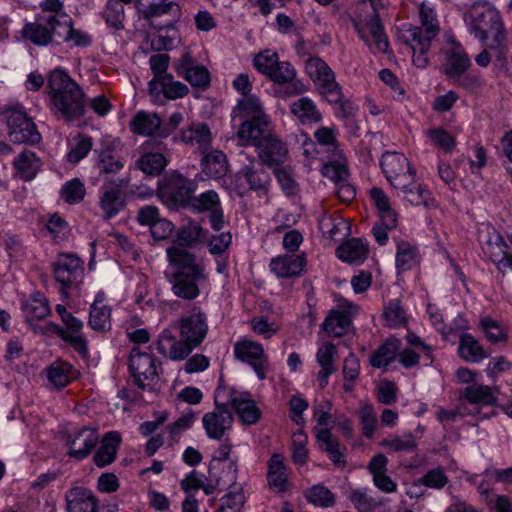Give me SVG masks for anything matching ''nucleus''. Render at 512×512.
Masks as SVG:
<instances>
[{
    "label": "nucleus",
    "mask_w": 512,
    "mask_h": 512,
    "mask_svg": "<svg viewBox=\"0 0 512 512\" xmlns=\"http://www.w3.org/2000/svg\"><path fill=\"white\" fill-rule=\"evenodd\" d=\"M357 31L361 39L367 44L371 45L369 41V36L366 32L371 36L375 48L382 53H387L389 50V42L387 36L384 32L383 24L380 19V11L374 12L373 16L367 21L365 28H360L356 26Z\"/></svg>",
    "instance_id": "27"
},
{
    "label": "nucleus",
    "mask_w": 512,
    "mask_h": 512,
    "mask_svg": "<svg viewBox=\"0 0 512 512\" xmlns=\"http://www.w3.org/2000/svg\"><path fill=\"white\" fill-rule=\"evenodd\" d=\"M84 262L75 254L61 253L53 263V275L61 286V294L68 297V291L78 288L84 278Z\"/></svg>",
    "instance_id": "8"
},
{
    "label": "nucleus",
    "mask_w": 512,
    "mask_h": 512,
    "mask_svg": "<svg viewBox=\"0 0 512 512\" xmlns=\"http://www.w3.org/2000/svg\"><path fill=\"white\" fill-rule=\"evenodd\" d=\"M178 76L184 78L192 87L206 89L210 85V72L196 63L189 54H184L175 66Z\"/></svg>",
    "instance_id": "22"
},
{
    "label": "nucleus",
    "mask_w": 512,
    "mask_h": 512,
    "mask_svg": "<svg viewBox=\"0 0 512 512\" xmlns=\"http://www.w3.org/2000/svg\"><path fill=\"white\" fill-rule=\"evenodd\" d=\"M170 57L167 54H154L149 59L150 68L154 74L152 80L148 83L149 93H157L159 81L162 80V77H166L168 75L166 73L169 66Z\"/></svg>",
    "instance_id": "51"
},
{
    "label": "nucleus",
    "mask_w": 512,
    "mask_h": 512,
    "mask_svg": "<svg viewBox=\"0 0 512 512\" xmlns=\"http://www.w3.org/2000/svg\"><path fill=\"white\" fill-rule=\"evenodd\" d=\"M398 349L399 340L388 339L372 354L370 364L375 368L387 367L395 360Z\"/></svg>",
    "instance_id": "48"
},
{
    "label": "nucleus",
    "mask_w": 512,
    "mask_h": 512,
    "mask_svg": "<svg viewBox=\"0 0 512 512\" xmlns=\"http://www.w3.org/2000/svg\"><path fill=\"white\" fill-rule=\"evenodd\" d=\"M314 137L321 147L331 153L332 157L342 158V152L339 149L336 138V131L333 128L321 127L314 133Z\"/></svg>",
    "instance_id": "54"
},
{
    "label": "nucleus",
    "mask_w": 512,
    "mask_h": 512,
    "mask_svg": "<svg viewBox=\"0 0 512 512\" xmlns=\"http://www.w3.org/2000/svg\"><path fill=\"white\" fill-rule=\"evenodd\" d=\"M359 418L363 435L366 438H371L377 427V417L372 405L362 402L359 411Z\"/></svg>",
    "instance_id": "64"
},
{
    "label": "nucleus",
    "mask_w": 512,
    "mask_h": 512,
    "mask_svg": "<svg viewBox=\"0 0 512 512\" xmlns=\"http://www.w3.org/2000/svg\"><path fill=\"white\" fill-rule=\"evenodd\" d=\"M221 501L220 507L215 512H241L246 502L242 484L233 482Z\"/></svg>",
    "instance_id": "44"
},
{
    "label": "nucleus",
    "mask_w": 512,
    "mask_h": 512,
    "mask_svg": "<svg viewBox=\"0 0 512 512\" xmlns=\"http://www.w3.org/2000/svg\"><path fill=\"white\" fill-rule=\"evenodd\" d=\"M268 483L270 487L277 492H283L287 488L288 476L283 457L280 454H274L268 463Z\"/></svg>",
    "instance_id": "41"
},
{
    "label": "nucleus",
    "mask_w": 512,
    "mask_h": 512,
    "mask_svg": "<svg viewBox=\"0 0 512 512\" xmlns=\"http://www.w3.org/2000/svg\"><path fill=\"white\" fill-rule=\"evenodd\" d=\"M380 445L394 452H412L417 448L416 438L410 432L402 435H391L382 440Z\"/></svg>",
    "instance_id": "52"
},
{
    "label": "nucleus",
    "mask_w": 512,
    "mask_h": 512,
    "mask_svg": "<svg viewBox=\"0 0 512 512\" xmlns=\"http://www.w3.org/2000/svg\"><path fill=\"white\" fill-rule=\"evenodd\" d=\"M167 257L171 266L175 268L174 272L194 273L204 271V267L196 260V256L189 252L185 247L172 245L167 248Z\"/></svg>",
    "instance_id": "28"
},
{
    "label": "nucleus",
    "mask_w": 512,
    "mask_h": 512,
    "mask_svg": "<svg viewBox=\"0 0 512 512\" xmlns=\"http://www.w3.org/2000/svg\"><path fill=\"white\" fill-rule=\"evenodd\" d=\"M458 353L464 361L470 363H478L489 356L480 342L468 333L460 335Z\"/></svg>",
    "instance_id": "35"
},
{
    "label": "nucleus",
    "mask_w": 512,
    "mask_h": 512,
    "mask_svg": "<svg viewBox=\"0 0 512 512\" xmlns=\"http://www.w3.org/2000/svg\"><path fill=\"white\" fill-rule=\"evenodd\" d=\"M380 164L389 183L400 190L409 203L428 206L429 192L416 182V172L403 154L386 152Z\"/></svg>",
    "instance_id": "3"
},
{
    "label": "nucleus",
    "mask_w": 512,
    "mask_h": 512,
    "mask_svg": "<svg viewBox=\"0 0 512 512\" xmlns=\"http://www.w3.org/2000/svg\"><path fill=\"white\" fill-rule=\"evenodd\" d=\"M357 311V306L345 301L338 309H333L328 313L322 323L323 330L330 337H341L345 335L352 324V317Z\"/></svg>",
    "instance_id": "18"
},
{
    "label": "nucleus",
    "mask_w": 512,
    "mask_h": 512,
    "mask_svg": "<svg viewBox=\"0 0 512 512\" xmlns=\"http://www.w3.org/2000/svg\"><path fill=\"white\" fill-rule=\"evenodd\" d=\"M201 170L208 178L220 179L228 172V160L226 155L220 150L205 151L202 153Z\"/></svg>",
    "instance_id": "30"
},
{
    "label": "nucleus",
    "mask_w": 512,
    "mask_h": 512,
    "mask_svg": "<svg viewBox=\"0 0 512 512\" xmlns=\"http://www.w3.org/2000/svg\"><path fill=\"white\" fill-rule=\"evenodd\" d=\"M470 65L469 57L459 45L454 46L447 52L444 68L449 79L460 80V76L466 72Z\"/></svg>",
    "instance_id": "31"
},
{
    "label": "nucleus",
    "mask_w": 512,
    "mask_h": 512,
    "mask_svg": "<svg viewBox=\"0 0 512 512\" xmlns=\"http://www.w3.org/2000/svg\"><path fill=\"white\" fill-rule=\"evenodd\" d=\"M349 499L358 512H386L384 502L369 496L366 491L354 489Z\"/></svg>",
    "instance_id": "47"
},
{
    "label": "nucleus",
    "mask_w": 512,
    "mask_h": 512,
    "mask_svg": "<svg viewBox=\"0 0 512 512\" xmlns=\"http://www.w3.org/2000/svg\"><path fill=\"white\" fill-rule=\"evenodd\" d=\"M306 264L303 255H285L273 258L270 262L271 271L279 278L299 276Z\"/></svg>",
    "instance_id": "29"
},
{
    "label": "nucleus",
    "mask_w": 512,
    "mask_h": 512,
    "mask_svg": "<svg viewBox=\"0 0 512 512\" xmlns=\"http://www.w3.org/2000/svg\"><path fill=\"white\" fill-rule=\"evenodd\" d=\"M24 310L29 320L43 319L50 312L48 301L41 294L33 295L24 305Z\"/></svg>",
    "instance_id": "60"
},
{
    "label": "nucleus",
    "mask_w": 512,
    "mask_h": 512,
    "mask_svg": "<svg viewBox=\"0 0 512 512\" xmlns=\"http://www.w3.org/2000/svg\"><path fill=\"white\" fill-rule=\"evenodd\" d=\"M214 398L217 401H224L227 408L230 406L245 425L256 424L261 418V410L249 392L220 386L217 388Z\"/></svg>",
    "instance_id": "7"
},
{
    "label": "nucleus",
    "mask_w": 512,
    "mask_h": 512,
    "mask_svg": "<svg viewBox=\"0 0 512 512\" xmlns=\"http://www.w3.org/2000/svg\"><path fill=\"white\" fill-rule=\"evenodd\" d=\"M182 140L205 153L211 146V133L207 125L194 124L182 132Z\"/></svg>",
    "instance_id": "42"
},
{
    "label": "nucleus",
    "mask_w": 512,
    "mask_h": 512,
    "mask_svg": "<svg viewBox=\"0 0 512 512\" xmlns=\"http://www.w3.org/2000/svg\"><path fill=\"white\" fill-rule=\"evenodd\" d=\"M236 359L249 364L260 380L266 378L268 358L261 344L252 340L238 341L234 345Z\"/></svg>",
    "instance_id": "15"
},
{
    "label": "nucleus",
    "mask_w": 512,
    "mask_h": 512,
    "mask_svg": "<svg viewBox=\"0 0 512 512\" xmlns=\"http://www.w3.org/2000/svg\"><path fill=\"white\" fill-rule=\"evenodd\" d=\"M96 165L100 175L117 174L124 167L123 162L107 148L99 151Z\"/></svg>",
    "instance_id": "53"
},
{
    "label": "nucleus",
    "mask_w": 512,
    "mask_h": 512,
    "mask_svg": "<svg viewBox=\"0 0 512 512\" xmlns=\"http://www.w3.org/2000/svg\"><path fill=\"white\" fill-rule=\"evenodd\" d=\"M157 93H150L154 97H158L161 93L165 96V98L170 100H175L178 98H183L189 92V88L180 81H175L172 75H166V77H162V80L159 81Z\"/></svg>",
    "instance_id": "50"
},
{
    "label": "nucleus",
    "mask_w": 512,
    "mask_h": 512,
    "mask_svg": "<svg viewBox=\"0 0 512 512\" xmlns=\"http://www.w3.org/2000/svg\"><path fill=\"white\" fill-rule=\"evenodd\" d=\"M497 389L489 386L473 384L464 390V398L471 404L493 405L496 402Z\"/></svg>",
    "instance_id": "46"
},
{
    "label": "nucleus",
    "mask_w": 512,
    "mask_h": 512,
    "mask_svg": "<svg viewBox=\"0 0 512 512\" xmlns=\"http://www.w3.org/2000/svg\"><path fill=\"white\" fill-rule=\"evenodd\" d=\"M336 354V346L330 342L322 345L317 351L316 359L318 364L321 366V370L317 375V380L322 388L328 384L329 376L336 371V367L334 365V358Z\"/></svg>",
    "instance_id": "34"
},
{
    "label": "nucleus",
    "mask_w": 512,
    "mask_h": 512,
    "mask_svg": "<svg viewBox=\"0 0 512 512\" xmlns=\"http://www.w3.org/2000/svg\"><path fill=\"white\" fill-rule=\"evenodd\" d=\"M121 442L120 434L116 431L108 432L101 441V445L94 454V463L103 468L111 464L116 457Z\"/></svg>",
    "instance_id": "32"
},
{
    "label": "nucleus",
    "mask_w": 512,
    "mask_h": 512,
    "mask_svg": "<svg viewBox=\"0 0 512 512\" xmlns=\"http://www.w3.org/2000/svg\"><path fill=\"white\" fill-rule=\"evenodd\" d=\"M378 215L379 221L373 227V234L376 241L380 245H384L388 240V231L394 230L397 227V214L391 208Z\"/></svg>",
    "instance_id": "49"
},
{
    "label": "nucleus",
    "mask_w": 512,
    "mask_h": 512,
    "mask_svg": "<svg viewBox=\"0 0 512 512\" xmlns=\"http://www.w3.org/2000/svg\"><path fill=\"white\" fill-rule=\"evenodd\" d=\"M506 247L507 245L503 238L497 236L495 241L489 240L484 249L485 253L501 272H504L506 268L512 269V254L507 253Z\"/></svg>",
    "instance_id": "40"
},
{
    "label": "nucleus",
    "mask_w": 512,
    "mask_h": 512,
    "mask_svg": "<svg viewBox=\"0 0 512 512\" xmlns=\"http://www.w3.org/2000/svg\"><path fill=\"white\" fill-rule=\"evenodd\" d=\"M203 234V228L196 222H188L181 226L177 232V246H189L196 242Z\"/></svg>",
    "instance_id": "63"
},
{
    "label": "nucleus",
    "mask_w": 512,
    "mask_h": 512,
    "mask_svg": "<svg viewBox=\"0 0 512 512\" xmlns=\"http://www.w3.org/2000/svg\"><path fill=\"white\" fill-rule=\"evenodd\" d=\"M129 127L137 135L166 138L170 134L169 130L161 128V119L157 113L146 111H138L132 118Z\"/></svg>",
    "instance_id": "24"
},
{
    "label": "nucleus",
    "mask_w": 512,
    "mask_h": 512,
    "mask_svg": "<svg viewBox=\"0 0 512 512\" xmlns=\"http://www.w3.org/2000/svg\"><path fill=\"white\" fill-rule=\"evenodd\" d=\"M3 114L8 125L9 138L13 143L36 144L40 142L41 135L23 107H9Z\"/></svg>",
    "instance_id": "9"
},
{
    "label": "nucleus",
    "mask_w": 512,
    "mask_h": 512,
    "mask_svg": "<svg viewBox=\"0 0 512 512\" xmlns=\"http://www.w3.org/2000/svg\"><path fill=\"white\" fill-rule=\"evenodd\" d=\"M233 119L239 118L242 121H252L260 117H269L256 96H249L240 99L232 112Z\"/></svg>",
    "instance_id": "36"
},
{
    "label": "nucleus",
    "mask_w": 512,
    "mask_h": 512,
    "mask_svg": "<svg viewBox=\"0 0 512 512\" xmlns=\"http://www.w3.org/2000/svg\"><path fill=\"white\" fill-rule=\"evenodd\" d=\"M59 38L63 41H72L75 46L87 47L91 44V37L73 28L72 20L67 14L60 15Z\"/></svg>",
    "instance_id": "43"
},
{
    "label": "nucleus",
    "mask_w": 512,
    "mask_h": 512,
    "mask_svg": "<svg viewBox=\"0 0 512 512\" xmlns=\"http://www.w3.org/2000/svg\"><path fill=\"white\" fill-rule=\"evenodd\" d=\"M333 160H330L323 164L322 174L333 181L336 185L340 182L347 180L348 178V170L342 158L332 157Z\"/></svg>",
    "instance_id": "61"
},
{
    "label": "nucleus",
    "mask_w": 512,
    "mask_h": 512,
    "mask_svg": "<svg viewBox=\"0 0 512 512\" xmlns=\"http://www.w3.org/2000/svg\"><path fill=\"white\" fill-rule=\"evenodd\" d=\"M60 15L38 14L33 23H26L22 29L23 37L35 45H48L53 36L59 37Z\"/></svg>",
    "instance_id": "12"
},
{
    "label": "nucleus",
    "mask_w": 512,
    "mask_h": 512,
    "mask_svg": "<svg viewBox=\"0 0 512 512\" xmlns=\"http://www.w3.org/2000/svg\"><path fill=\"white\" fill-rule=\"evenodd\" d=\"M66 509L68 512H97L98 500L92 492L85 487H73L65 494Z\"/></svg>",
    "instance_id": "26"
},
{
    "label": "nucleus",
    "mask_w": 512,
    "mask_h": 512,
    "mask_svg": "<svg viewBox=\"0 0 512 512\" xmlns=\"http://www.w3.org/2000/svg\"><path fill=\"white\" fill-rule=\"evenodd\" d=\"M89 325L93 330L105 331L110 328V309L106 305L99 306L95 301L91 305Z\"/></svg>",
    "instance_id": "58"
},
{
    "label": "nucleus",
    "mask_w": 512,
    "mask_h": 512,
    "mask_svg": "<svg viewBox=\"0 0 512 512\" xmlns=\"http://www.w3.org/2000/svg\"><path fill=\"white\" fill-rule=\"evenodd\" d=\"M305 68L310 78L320 88L329 103H338L343 97L340 86L329 66L319 57H311L306 61Z\"/></svg>",
    "instance_id": "10"
},
{
    "label": "nucleus",
    "mask_w": 512,
    "mask_h": 512,
    "mask_svg": "<svg viewBox=\"0 0 512 512\" xmlns=\"http://www.w3.org/2000/svg\"><path fill=\"white\" fill-rule=\"evenodd\" d=\"M180 339H177L170 330L165 329L156 341L157 351L164 357L173 361L184 360L206 337L208 331L207 319L203 312L198 310L191 315L182 317L177 321Z\"/></svg>",
    "instance_id": "1"
},
{
    "label": "nucleus",
    "mask_w": 512,
    "mask_h": 512,
    "mask_svg": "<svg viewBox=\"0 0 512 512\" xmlns=\"http://www.w3.org/2000/svg\"><path fill=\"white\" fill-rule=\"evenodd\" d=\"M198 213L209 212V221L214 230L219 231L224 226V215L220 198L214 190H208L193 197L190 207Z\"/></svg>",
    "instance_id": "21"
},
{
    "label": "nucleus",
    "mask_w": 512,
    "mask_h": 512,
    "mask_svg": "<svg viewBox=\"0 0 512 512\" xmlns=\"http://www.w3.org/2000/svg\"><path fill=\"white\" fill-rule=\"evenodd\" d=\"M479 327L484 333L486 339L492 344L506 343L508 340V330L490 316H484L479 321Z\"/></svg>",
    "instance_id": "45"
},
{
    "label": "nucleus",
    "mask_w": 512,
    "mask_h": 512,
    "mask_svg": "<svg viewBox=\"0 0 512 512\" xmlns=\"http://www.w3.org/2000/svg\"><path fill=\"white\" fill-rule=\"evenodd\" d=\"M337 256L344 262L362 263L368 255L367 245L359 238H351L337 248Z\"/></svg>",
    "instance_id": "38"
},
{
    "label": "nucleus",
    "mask_w": 512,
    "mask_h": 512,
    "mask_svg": "<svg viewBox=\"0 0 512 512\" xmlns=\"http://www.w3.org/2000/svg\"><path fill=\"white\" fill-rule=\"evenodd\" d=\"M308 437L303 430L293 433L291 440V458L296 465H304L308 460Z\"/></svg>",
    "instance_id": "56"
},
{
    "label": "nucleus",
    "mask_w": 512,
    "mask_h": 512,
    "mask_svg": "<svg viewBox=\"0 0 512 512\" xmlns=\"http://www.w3.org/2000/svg\"><path fill=\"white\" fill-rule=\"evenodd\" d=\"M471 32L482 42L504 32L503 22L496 9L488 2L475 3L465 16Z\"/></svg>",
    "instance_id": "5"
},
{
    "label": "nucleus",
    "mask_w": 512,
    "mask_h": 512,
    "mask_svg": "<svg viewBox=\"0 0 512 512\" xmlns=\"http://www.w3.org/2000/svg\"><path fill=\"white\" fill-rule=\"evenodd\" d=\"M421 26L403 28L400 31V40L413 50V62L419 68H424L428 63L426 54L430 49L431 41L439 33V23L433 8L425 2L419 9Z\"/></svg>",
    "instance_id": "4"
},
{
    "label": "nucleus",
    "mask_w": 512,
    "mask_h": 512,
    "mask_svg": "<svg viewBox=\"0 0 512 512\" xmlns=\"http://www.w3.org/2000/svg\"><path fill=\"white\" fill-rule=\"evenodd\" d=\"M129 184L128 178L107 179L101 186L99 206L105 219L116 216L126 206L123 189Z\"/></svg>",
    "instance_id": "14"
},
{
    "label": "nucleus",
    "mask_w": 512,
    "mask_h": 512,
    "mask_svg": "<svg viewBox=\"0 0 512 512\" xmlns=\"http://www.w3.org/2000/svg\"><path fill=\"white\" fill-rule=\"evenodd\" d=\"M75 144L67 154L68 162L76 164L91 151L93 147L92 138L85 134H78L74 137Z\"/></svg>",
    "instance_id": "59"
},
{
    "label": "nucleus",
    "mask_w": 512,
    "mask_h": 512,
    "mask_svg": "<svg viewBox=\"0 0 512 512\" xmlns=\"http://www.w3.org/2000/svg\"><path fill=\"white\" fill-rule=\"evenodd\" d=\"M204 271L194 273L173 272L170 283L173 294L184 300H194L200 294L199 285L206 282Z\"/></svg>",
    "instance_id": "17"
},
{
    "label": "nucleus",
    "mask_w": 512,
    "mask_h": 512,
    "mask_svg": "<svg viewBox=\"0 0 512 512\" xmlns=\"http://www.w3.org/2000/svg\"><path fill=\"white\" fill-rule=\"evenodd\" d=\"M417 261V250L410 243L399 240L397 242L396 266L400 271L412 268Z\"/></svg>",
    "instance_id": "55"
},
{
    "label": "nucleus",
    "mask_w": 512,
    "mask_h": 512,
    "mask_svg": "<svg viewBox=\"0 0 512 512\" xmlns=\"http://www.w3.org/2000/svg\"><path fill=\"white\" fill-rule=\"evenodd\" d=\"M166 145L156 138H150L140 146L141 155L136 161V166L143 173L150 176L160 175L168 164L164 152Z\"/></svg>",
    "instance_id": "13"
},
{
    "label": "nucleus",
    "mask_w": 512,
    "mask_h": 512,
    "mask_svg": "<svg viewBox=\"0 0 512 512\" xmlns=\"http://www.w3.org/2000/svg\"><path fill=\"white\" fill-rule=\"evenodd\" d=\"M290 112L302 124L318 123L322 119L321 112L308 97H301L290 104Z\"/></svg>",
    "instance_id": "39"
},
{
    "label": "nucleus",
    "mask_w": 512,
    "mask_h": 512,
    "mask_svg": "<svg viewBox=\"0 0 512 512\" xmlns=\"http://www.w3.org/2000/svg\"><path fill=\"white\" fill-rule=\"evenodd\" d=\"M160 196L173 208L190 207L196 183L178 172H172L159 182Z\"/></svg>",
    "instance_id": "6"
},
{
    "label": "nucleus",
    "mask_w": 512,
    "mask_h": 512,
    "mask_svg": "<svg viewBox=\"0 0 512 512\" xmlns=\"http://www.w3.org/2000/svg\"><path fill=\"white\" fill-rule=\"evenodd\" d=\"M234 418L224 401L215 399V409L202 418L203 427L210 439L221 440L232 427Z\"/></svg>",
    "instance_id": "16"
},
{
    "label": "nucleus",
    "mask_w": 512,
    "mask_h": 512,
    "mask_svg": "<svg viewBox=\"0 0 512 512\" xmlns=\"http://www.w3.org/2000/svg\"><path fill=\"white\" fill-rule=\"evenodd\" d=\"M99 440L97 431L83 427L68 436L69 456L77 460L86 458Z\"/></svg>",
    "instance_id": "23"
},
{
    "label": "nucleus",
    "mask_w": 512,
    "mask_h": 512,
    "mask_svg": "<svg viewBox=\"0 0 512 512\" xmlns=\"http://www.w3.org/2000/svg\"><path fill=\"white\" fill-rule=\"evenodd\" d=\"M258 159L268 167L283 164L288 155V148L281 138L273 131L255 148Z\"/></svg>",
    "instance_id": "19"
},
{
    "label": "nucleus",
    "mask_w": 512,
    "mask_h": 512,
    "mask_svg": "<svg viewBox=\"0 0 512 512\" xmlns=\"http://www.w3.org/2000/svg\"><path fill=\"white\" fill-rule=\"evenodd\" d=\"M47 89L50 109L58 119L73 122L85 115L86 95L68 73L60 69L52 71Z\"/></svg>",
    "instance_id": "2"
},
{
    "label": "nucleus",
    "mask_w": 512,
    "mask_h": 512,
    "mask_svg": "<svg viewBox=\"0 0 512 512\" xmlns=\"http://www.w3.org/2000/svg\"><path fill=\"white\" fill-rule=\"evenodd\" d=\"M264 165L265 164H262L260 161L258 162L254 157H251L249 158V163L241 168L239 174L247 181L250 189H266L270 177L268 172L264 169Z\"/></svg>",
    "instance_id": "33"
},
{
    "label": "nucleus",
    "mask_w": 512,
    "mask_h": 512,
    "mask_svg": "<svg viewBox=\"0 0 512 512\" xmlns=\"http://www.w3.org/2000/svg\"><path fill=\"white\" fill-rule=\"evenodd\" d=\"M129 370L134 383L142 390L150 389L159 379L154 355L142 352L137 347L130 352Z\"/></svg>",
    "instance_id": "11"
},
{
    "label": "nucleus",
    "mask_w": 512,
    "mask_h": 512,
    "mask_svg": "<svg viewBox=\"0 0 512 512\" xmlns=\"http://www.w3.org/2000/svg\"><path fill=\"white\" fill-rule=\"evenodd\" d=\"M136 7L146 20L163 15H169L171 17V22H174L181 16V8L174 1L136 0Z\"/></svg>",
    "instance_id": "25"
},
{
    "label": "nucleus",
    "mask_w": 512,
    "mask_h": 512,
    "mask_svg": "<svg viewBox=\"0 0 512 512\" xmlns=\"http://www.w3.org/2000/svg\"><path fill=\"white\" fill-rule=\"evenodd\" d=\"M383 316L386 325L391 328L405 326L408 322L406 311L399 300H393L385 307Z\"/></svg>",
    "instance_id": "57"
},
{
    "label": "nucleus",
    "mask_w": 512,
    "mask_h": 512,
    "mask_svg": "<svg viewBox=\"0 0 512 512\" xmlns=\"http://www.w3.org/2000/svg\"><path fill=\"white\" fill-rule=\"evenodd\" d=\"M71 369L72 366L67 363H55L47 372L49 382L58 389L65 387L71 380Z\"/></svg>",
    "instance_id": "62"
},
{
    "label": "nucleus",
    "mask_w": 512,
    "mask_h": 512,
    "mask_svg": "<svg viewBox=\"0 0 512 512\" xmlns=\"http://www.w3.org/2000/svg\"><path fill=\"white\" fill-rule=\"evenodd\" d=\"M42 165L37 155L30 150H24L13 161V166L19 177L25 181L32 180Z\"/></svg>",
    "instance_id": "37"
},
{
    "label": "nucleus",
    "mask_w": 512,
    "mask_h": 512,
    "mask_svg": "<svg viewBox=\"0 0 512 512\" xmlns=\"http://www.w3.org/2000/svg\"><path fill=\"white\" fill-rule=\"evenodd\" d=\"M273 132L270 117H260L252 121H242L236 132L239 145L257 147L267 135Z\"/></svg>",
    "instance_id": "20"
}]
</instances>
